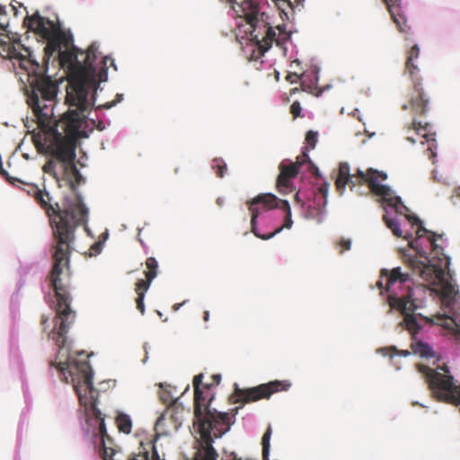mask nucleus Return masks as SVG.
Masks as SVG:
<instances>
[{"label": "nucleus", "instance_id": "obj_1", "mask_svg": "<svg viewBox=\"0 0 460 460\" xmlns=\"http://www.w3.org/2000/svg\"><path fill=\"white\" fill-rule=\"evenodd\" d=\"M37 151L50 156V159L42 166V171L52 176L58 187H61V181H66L75 194V200L70 202L66 199L63 208L58 202L51 203L52 198L46 190L39 188L32 195L35 202L48 216L52 231L50 252L53 266L48 279L56 298L54 305L56 326L49 336L56 345H66V334L75 319V311L71 308L69 257L72 244L75 240V230L78 226L85 225L88 219V208L84 204L82 196L77 192V186L84 181V178L75 165V159L73 164L79 175L66 172L65 164L55 155Z\"/></svg>", "mask_w": 460, "mask_h": 460}, {"label": "nucleus", "instance_id": "obj_2", "mask_svg": "<svg viewBox=\"0 0 460 460\" xmlns=\"http://www.w3.org/2000/svg\"><path fill=\"white\" fill-rule=\"evenodd\" d=\"M97 54L96 43H92L85 52L75 47L71 50L59 51L61 66H67L71 71L66 96L69 110L54 125L44 127L38 132L33 131L31 135L32 143L40 152L55 155L65 164L66 172L72 174L79 175L73 161L82 136L80 129L86 119L84 113L94 106V101L88 99L89 93L97 84L96 75L99 82L107 80L108 61L113 64L112 59L104 57L97 72L94 66Z\"/></svg>", "mask_w": 460, "mask_h": 460}, {"label": "nucleus", "instance_id": "obj_3", "mask_svg": "<svg viewBox=\"0 0 460 460\" xmlns=\"http://www.w3.org/2000/svg\"><path fill=\"white\" fill-rule=\"evenodd\" d=\"M407 219L416 227V238L410 241V245L425 259L424 261H411L412 271L440 296L442 305L452 312L458 288L449 270L450 258L444 252L447 239L444 234L427 230L418 217L408 215Z\"/></svg>", "mask_w": 460, "mask_h": 460}, {"label": "nucleus", "instance_id": "obj_4", "mask_svg": "<svg viewBox=\"0 0 460 460\" xmlns=\"http://www.w3.org/2000/svg\"><path fill=\"white\" fill-rule=\"evenodd\" d=\"M93 352L72 350V347H58L55 359L50 366L60 373L61 379L66 384L72 383L81 404L86 408V416L93 413L92 403L97 406V391L93 387V372L89 363Z\"/></svg>", "mask_w": 460, "mask_h": 460}, {"label": "nucleus", "instance_id": "obj_5", "mask_svg": "<svg viewBox=\"0 0 460 460\" xmlns=\"http://www.w3.org/2000/svg\"><path fill=\"white\" fill-rule=\"evenodd\" d=\"M409 279V274L402 273L401 268L398 267L392 270H382L380 279L377 281L376 285L381 290V293H383L384 289L388 293V302L391 308L400 311L403 315L401 325L411 335L413 341L411 345H428L418 337L422 326L414 314L416 305L411 298L409 287H407L408 292L405 295L400 296L396 292V288H401V286L404 285Z\"/></svg>", "mask_w": 460, "mask_h": 460}, {"label": "nucleus", "instance_id": "obj_6", "mask_svg": "<svg viewBox=\"0 0 460 460\" xmlns=\"http://www.w3.org/2000/svg\"><path fill=\"white\" fill-rule=\"evenodd\" d=\"M386 179L385 172L373 168H368L365 172L358 169L356 173L350 174L349 164L341 163L335 186L342 194L346 185L352 190L357 184H367L373 194L381 197L383 203L394 208L397 213L400 212L401 208L406 209L402 199L396 196L389 186L381 184V181Z\"/></svg>", "mask_w": 460, "mask_h": 460}, {"label": "nucleus", "instance_id": "obj_7", "mask_svg": "<svg viewBox=\"0 0 460 460\" xmlns=\"http://www.w3.org/2000/svg\"><path fill=\"white\" fill-rule=\"evenodd\" d=\"M234 7L240 18L245 20L250 40L256 46L259 56H262L272 46L275 29L270 25L269 15L261 12L260 5L253 0H244Z\"/></svg>", "mask_w": 460, "mask_h": 460}, {"label": "nucleus", "instance_id": "obj_8", "mask_svg": "<svg viewBox=\"0 0 460 460\" xmlns=\"http://www.w3.org/2000/svg\"><path fill=\"white\" fill-rule=\"evenodd\" d=\"M232 418L227 419H203L193 420L196 433L194 448L196 452L192 460H217L218 454L213 447L216 438L226 434L232 425Z\"/></svg>", "mask_w": 460, "mask_h": 460}, {"label": "nucleus", "instance_id": "obj_9", "mask_svg": "<svg viewBox=\"0 0 460 460\" xmlns=\"http://www.w3.org/2000/svg\"><path fill=\"white\" fill-rule=\"evenodd\" d=\"M417 367L423 375L431 395L437 401L460 406V385L450 375L446 364L442 367L438 365L435 369L421 364Z\"/></svg>", "mask_w": 460, "mask_h": 460}, {"label": "nucleus", "instance_id": "obj_10", "mask_svg": "<svg viewBox=\"0 0 460 460\" xmlns=\"http://www.w3.org/2000/svg\"><path fill=\"white\" fill-rule=\"evenodd\" d=\"M92 411L93 413L87 416V421L90 425H98L102 445L100 454L103 460H164L160 458L155 445L151 442L146 445L141 443L137 453H132L123 459L122 453L113 447V441L108 436L104 418L95 403H92Z\"/></svg>", "mask_w": 460, "mask_h": 460}, {"label": "nucleus", "instance_id": "obj_11", "mask_svg": "<svg viewBox=\"0 0 460 460\" xmlns=\"http://www.w3.org/2000/svg\"><path fill=\"white\" fill-rule=\"evenodd\" d=\"M419 55L420 49L417 45H414L409 51L405 64V73L409 74L412 81V93L410 99L411 111L415 114L425 115L429 110L430 97L424 89L422 78L419 75L420 69L413 62L415 58H419Z\"/></svg>", "mask_w": 460, "mask_h": 460}, {"label": "nucleus", "instance_id": "obj_12", "mask_svg": "<svg viewBox=\"0 0 460 460\" xmlns=\"http://www.w3.org/2000/svg\"><path fill=\"white\" fill-rule=\"evenodd\" d=\"M203 374H199L193 378L194 387V417L193 420L203 419H227L232 418L229 413L217 411L211 408L213 395L208 394L202 383Z\"/></svg>", "mask_w": 460, "mask_h": 460}, {"label": "nucleus", "instance_id": "obj_13", "mask_svg": "<svg viewBox=\"0 0 460 460\" xmlns=\"http://www.w3.org/2000/svg\"><path fill=\"white\" fill-rule=\"evenodd\" d=\"M289 386L290 384L286 381L276 380L247 389L235 387L232 397L235 403H249L261 399H269L274 393L287 391Z\"/></svg>", "mask_w": 460, "mask_h": 460}, {"label": "nucleus", "instance_id": "obj_14", "mask_svg": "<svg viewBox=\"0 0 460 460\" xmlns=\"http://www.w3.org/2000/svg\"><path fill=\"white\" fill-rule=\"evenodd\" d=\"M248 209L251 212V231L253 234L262 240H268L281 232L282 227H278L269 234H261L257 232V218L261 211H268L278 206V198L271 193L259 194L252 199L247 201Z\"/></svg>", "mask_w": 460, "mask_h": 460}, {"label": "nucleus", "instance_id": "obj_15", "mask_svg": "<svg viewBox=\"0 0 460 460\" xmlns=\"http://www.w3.org/2000/svg\"><path fill=\"white\" fill-rule=\"evenodd\" d=\"M248 209L251 212V231L253 234L262 240H268L281 232L282 227H278L269 234H261L257 232V218L261 211H268L278 206V198L271 193L259 194L252 199L247 201Z\"/></svg>", "mask_w": 460, "mask_h": 460}, {"label": "nucleus", "instance_id": "obj_16", "mask_svg": "<svg viewBox=\"0 0 460 460\" xmlns=\"http://www.w3.org/2000/svg\"><path fill=\"white\" fill-rule=\"evenodd\" d=\"M308 160V150L305 148L300 155L296 157L295 163L285 161L281 162L279 165V174L277 178L276 186L279 192H286L291 187V181L296 177L299 168L305 164Z\"/></svg>", "mask_w": 460, "mask_h": 460}, {"label": "nucleus", "instance_id": "obj_17", "mask_svg": "<svg viewBox=\"0 0 460 460\" xmlns=\"http://www.w3.org/2000/svg\"><path fill=\"white\" fill-rule=\"evenodd\" d=\"M23 23L29 30L33 31L43 39L52 36L58 31L54 29L55 25L53 22L41 17L39 13H35L31 16H26Z\"/></svg>", "mask_w": 460, "mask_h": 460}, {"label": "nucleus", "instance_id": "obj_18", "mask_svg": "<svg viewBox=\"0 0 460 460\" xmlns=\"http://www.w3.org/2000/svg\"><path fill=\"white\" fill-rule=\"evenodd\" d=\"M382 2L386 5L398 31L401 32H408L410 28L407 25V20L405 16L401 13V0H382Z\"/></svg>", "mask_w": 460, "mask_h": 460}, {"label": "nucleus", "instance_id": "obj_19", "mask_svg": "<svg viewBox=\"0 0 460 460\" xmlns=\"http://www.w3.org/2000/svg\"><path fill=\"white\" fill-rule=\"evenodd\" d=\"M45 40H47L48 42L44 49V52L48 58L53 56L56 52L59 54V51H62L61 46L65 45L66 47H68L72 40L70 37L66 36L60 30L57 31L56 33Z\"/></svg>", "mask_w": 460, "mask_h": 460}, {"label": "nucleus", "instance_id": "obj_20", "mask_svg": "<svg viewBox=\"0 0 460 460\" xmlns=\"http://www.w3.org/2000/svg\"><path fill=\"white\" fill-rule=\"evenodd\" d=\"M146 267L147 269L145 271L146 279H138L137 283H138L139 288H149L151 282L158 274V262L156 259L148 257L146 260Z\"/></svg>", "mask_w": 460, "mask_h": 460}, {"label": "nucleus", "instance_id": "obj_21", "mask_svg": "<svg viewBox=\"0 0 460 460\" xmlns=\"http://www.w3.org/2000/svg\"><path fill=\"white\" fill-rule=\"evenodd\" d=\"M429 124L428 122H423L421 120L418 121L417 119H413L409 129H413L418 136L421 137V140L420 142L424 144L425 141H428L429 132Z\"/></svg>", "mask_w": 460, "mask_h": 460}, {"label": "nucleus", "instance_id": "obj_22", "mask_svg": "<svg viewBox=\"0 0 460 460\" xmlns=\"http://www.w3.org/2000/svg\"><path fill=\"white\" fill-rule=\"evenodd\" d=\"M275 29V35L272 39V44L275 42L277 46H283L287 41L289 40L291 35L286 31L284 25H279Z\"/></svg>", "mask_w": 460, "mask_h": 460}, {"label": "nucleus", "instance_id": "obj_23", "mask_svg": "<svg viewBox=\"0 0 460 460\" xmlns=\"http://www.w3.org/2000/svg\"><path fill=\"white\" fill-rule=\"evenodd\" d=\"M116 424L120 432L129 434L132 429V422L128 415L119 413L116 418Z\"/></svg>", "mask_w": 460, "mask_h": 460}, {"label": "nucleus", "instance_id": "obj_24", "mask_svg": "<svg viewBox=\"0 0 460 460\" xmlns=\"http://www.w3.org/2000/svg\"><path fill=\"white\" fill-rule=\"evenodd\" d=\"M383 219H384L385 225L387 226V227L392 230L393 234L395 236L403 237L404 239H407V240H409L411 238V236L408 234H406V235L402 234V231L400 227V224L398 223V221L396 219L389 218L387 215H384Z\"/></svg>", "mask_w": 460, "mask_h": 460}, {"label": "nucleus", "instance_id": "obj_25", "mask_svg": "<svg viewBox=\"0 0 460 460\" xmlns=\"http://www.w3.org/2000/svg\"><path fill=\"white\" fill-rule=\"evenodd\" d=\"M411 349H413V353L419 354L428 361L432 358H436L438 361L441 360V356L437 355L436 352L433 351L432 347H411Z\"/></svg>", "mask_w": 460, "mask_h": 460}, {"label": "nucleus", "instance_id": "obj_26", "mask_svg": "<svg viewBox=\"0 0 460 460\" xmlns=\"http://www.w3.org/2000/svg\"><path fill=\"white\" fill-rule=\"evenodd\" d=\"M276 208H279L283 209L286 213L285 215V222L284 225L281 226L282 229L285 228H290L292 226L293 221L291 219V208L289 206V203L287 200H279L278 199V206Z\"/></svg>", "mask_w": 460, "mask_h": 460}, {"label": "nucleus", "instance_id": "obj_27", "mask_svg": "<svg viewBox=\"0 0 460 460\" xmlns=\"http://www.w3.org/2000/svg\"><path fill=\"white\" fill-rule=\"evenodd\" d=\"M376 352L383 356H389L391 358L394 356H408L411 354L409 350H398L397 347H379L376 349Z\"/></svg>", "mask_w": 460, "mask_h": 460}, {"label": "nucleus", "instance_id": "obj_28", "mask_svg": "<svg viewBox=\"0 0 460 460\" xmlns=\"http://www.w3.org/2000/svg\"><path fill=\"white\" fill-rule=\"evenodd\" d=\"M148 288H139L138 283H136L135 291L137 295L136 298V304L137 310L143 314L145 313L144 297Z\"/></svg>", "mask_w": 460, "mask_h": 460}, {"label": "nucleus", "instance_id": "obj_29", "mask_svg": "<svg viewBox=\"0 0 460 460\" xmlns=\"http://www.w3.org/2000/svg\"><path fill=\"white\" fill-rule=\"evenodd\" d=\"M211 167L215 171L216 174L220 178L224 177L227 171L226 164L221 158L213 159Z\"/></svg>", "mask_w": 460, "mask_h": 460}, {"label": "nucleus", "instance_id": "obj_30", "mask_svg": "<svg viewBox=\"0 0 460 460\" xmlns=\"http://www.w3.org/2000/svg\"><path fill=\"white\" fill-rule=\"evenodd\" d=\"M271 436V428L268 427L267 430L262 436L261 445H262V457L264 460H268L269 452H270V439Z\"/></svg>", "mask_w": 460, "mask_h": 460}, {"label": "nucleus", "instance_id": "obj_31", "mask_svg": "<svg viewBox=\"0 0 460 460\" xmlns=\"http://www.w3.org/2000/svg\"><path fill=\"white\" fill-rule=\"evenodd\" d=\"M317 138H318V134L317 132H314L313 130H309L306 135H305V142L307 144V150L309 151V149H314L316 146V143H317ZM305 150V148L304 149V151Z\"/></svg>", "mask_w": 460, "mask_h": 460}, {"label": "nucleus", "instance_id": "obj_32", "mask_svg": "<svg viewBox=\"0 0 460 460\" xmlns=\"http://www.w3.org/2000/svg\"><path fill=\"white\" fill-rule=\"evenodd\" d=\"M327 198H328V184L324 183L318 188V196L316 199H323V208H325L327 205Z\"/></svg>", "mask_w": 460, "mask_h": 460}, {"label": "nucleus", "instance_id": "obj_33", "mask_svg": "<svg viewBox=\"0 0 460 460\" xmlns=\"http://www.w3.org/2000/svg\"><path fill=\"white\" fill-rule=\"evenodd\" d=\"M169 412H170V418L173 420V422L175 423V427H177L178 425H181V418L182 413H183V408H181L180 411L175 408V407H172L169 410Z\"/></svg>", "mask_w": 460, "mask_h": 460}, {"label": "nucleus", "instance_id": "obj_34", "mask_svg": "<svg viewBox=\"0 0 460 460\" xmlns=\"http://www.w3.org/2000/svg\"><path fill=\"white\" fill-rule=\"evenodd\" d=\"M450 319L452 325V334L455 336L456 340L460 342V325L457 323L454 317H451Z\"/></svg>", "mask_w": 460, "mask_h": 460}, {"label": "nucleus", "instance_id": "obj_35", "mask_svg": "<svg viewBox=\"0 0 460 460\" xmlns=\"http://www.w3.org/2000/svg\"><path fill=\"white\" fill-rule=\"evenodd\" d=\"M301 105L300 102L297 101H295L291 106H290V113L293 115V118L296 119L300 116L301 114Z\"/></svg>", "mask_w": 460, "mask_h": 460}, {"label": "nucleus", "instance_id": "obj_36", "mask_svg": "<svg viewBox=\"0 0 460 460\" xmlns=\"http://www.w3.org/2000/svg\"><path fill=\"white\" fill-rule=\"evenodd\" d=\"M212 380H213V382H212V383H210V384H205V385H204V388H205V390H207L208 394H209V390H210V388H211L212 386L217 385L220 383V381H221V376H220V375H218V374L213 375V376H212Z\"/></svg>", "mask_w": 460, "mask_h": 460}, {"label": "nucleus", "instance_id": "obj_37", "mask_svg": "<svg viewBox=\"0 0 460 460\" xmlns=\"http://www.w3.org/2000/svg\"><path fill=\"white\" fill-rule=\"evenodd\" d=\"M116 98V101L109 102L102 105H99L96 107V109H111L122 100V94H117Z\"/></svg>", "mask_w": 460, "mask_h": 460}, {"label": "nucleus", "instance_id": "obj_38", "mask_svg": "<svg viewBox=\"0 0 460 460\" xmlns=\"http://www.w3.org/2000/svg\"><path fill=\"white\" fill-rule=\"evenodd\" d=\"M305 164H307V171L310 173L316 175V176L319 175V170H318L317 166L310 160L309 157H308V160H306V162L305 163Z\"/></svg>", "mask_w": 460, "mask_h": 460}, {"label": "nucleus", "instance_id": "obj_39", "mask_svg": "<svg viewBox=\"0 0 460 460\" xmlns=\"http://www.w3.org/2000/svg\"><path fill=\"white\" fill-rule=\"evenodd\" d=\"M286 80L288 81L291 84H296L300 80H302V77L298 74H296V73H289L286 76Z\"/></svg>", "mask_w": 460, "mask_h": 460}, {"label": "nucleus", "instance_id": "obj_40", "mask_svg": "<svg viewBox=\"0 0 460 460\" xmlns=\"http://www.w3.org/2000/svg\"><path fill=\"white\" fill-rule=\"evenodd\" d=\"M340 247H341V251L340 252L341 253H343L345 251L347 250H349L350 249V241L349 240H341L339 243Z\"/></svg>", "mask_w": 460, "mask_h": 460}, {"label": "nucleus", "instance_id": "obj_41", "mask_svg": "<svg viewBox=\"0 0 460 460\" xmlns=\"http://www.w3.org/2000/svg\"><path fill=\"white\" fill-rule=\"evenodd\" d=\"M38 189L39 187L35 184H27L25 190L29 196L32 197Z\"/></svg>", "mask_w": 460, "mask_h": 460}, {"label": "nucleus", "instance_id": "obj_42", "mask_svg": "<svg viewBox=\"0 0 460 460\" xmlns=\"http://www.w3.org/2000/svg\"><path fill=\"white\" fill-rule=\"evenodd\" d=\"M0 174L4 176L6 180L11 181V178L9 177L7 172L4 169L2 161H0Z\"/></svg>", "mask_w": 460, "mask_h": 460}, {"label": "nucleus", "instance_id": "obj_43", "mask_svg": "<svg viewBox=\"0 0 460 460\" xmlns=\"http://www.w3.org/2000/svg\"><path fill=\"white\" fill-rule=\"evenodd\" d=\"M203 319H204L205 322L208 321V319H209V312L208 311H205L204 312Z\"/></svg>", "mask_w": 460, "mask_h": 460}, {"label": "nucleus", "instance_id": "obj_44", "mask_svg": "<svg viewBox=\"0 0 460 460\" xmlns=\"http://www.w3.org/2000/svg\"><path fill=\"white\" fill-rule=\"evenodd\" d=\"M455 196L460 199V186L455 190Z\"/></svg>", "mask_w": 460, "mask_h": 460}, {"label": "nucleus", "instance_id": "obj_45", "mask_svg": "<svg viewBox=\"0 0 460 460\" xmlns=\"http://www.w3.org/2000/svg\"><path fill=\"white\" fill-rule=\"evenodd\" d=\"M407 140L410 141L411 143L414 144L416 143L418 140L413 138L412 137H407Z\"/></svg>", "mask_w": 460, "mask_h": 460}, {"label": "nucleus", "instance_id": "obj_46", "mask_svg": "<svg viewBox=\"0 0 460 460\" xmlns=\"http://www.w3.org/2000/svg\"><path fill=\"white\" fill-rule=\"evenodd\" d=\"M408 108H409V105L407 103L403 104L402 107V109L404 111L408 110Z\"/></svg>", "mask_w": 460, "mask_h": 460}, {"label": "nucleus", "instance_id": "obj_47", "mask_svg": "<svg viewBox=\"0 0 460 460\" xmlns=\"http://www.w3.org/2000/svg\"><path fill=\"white\" fill-rule=\"evenodd\" d=\"M48 322V318H42L41 323L44 325Z\"/></svg>", "mask_w": 460, "mask_h": 460}, {"label": "nucleus", "instance_id": "obj_48", "mask_svg": "<svg viewBox=\"0 0 460 460\" xmlns=\"http://www.w3.org/2000/svg\"><path fill=\"white\" fill-rule=\"evenodd\" d=\"M295 199H296V201H298V200H299L298 193H296V196H295Z\"/></svg>", "mask_w": 460, "mask_h": 460}, {"label": "nucleus", "instance_id": "obj_49", "mask_svg": "<svg viewBox=\"0 0 460 460\" xmlns=\"http://www.w3.org/2000/svg\"><path fill=\"white\" fill-rule=\"evenodd\" d=\"M304 0H295V2L298 4H301Z\"/></svg>", "mask_w": 460, "mask_h": 460}, {"label": "nucleus", "instance_id": "obj_50", "mask_svg": "<svg viewBox=\"0 0 460 460\" xmlns=\"http://www.w3.org/2000/svg\"><path fill=\"white\" fill-rule=\"evenodd\" d=\"M234 411V413L233 414L232 417H234V415L237 413L238 408H235Z\"/></svg>", "mask_w": 460, "mask_h": 460}, {"label": "nucleus", "instance_id": "obj_51", "mask_svg": "<svg viewBox=\"0 0 460 460\" xmlns=\"http://www.w3.org/2000/svg\"><path fill=\"white\" fill-rule=\"evenodd\" d=\"M319 214H323V208H319Z\"/></svg>", "mask_w": 460, "mask_h": 460}]
</instances>
